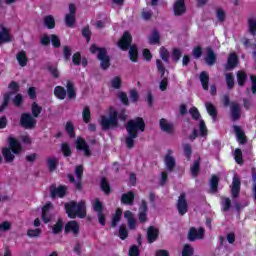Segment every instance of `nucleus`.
Here are the masks:
<instances>
[{"mask_svg": "<svg viewBox=\"0 0 256 256\" xmlns=\"http://www.w3.org/2000/svg\"><path fill=\"white\" fill-rule=\"evenodd\" d=\"M126 131L128 133L125 143L127 149H133L135 147V139L139 137V131L143 133L145 131V120L141 117L129 120L126 124Z\"/></svg>", "mask_w": 256, "mask_h": 256, "instance_id": "f257e3e1", "label": "nucleus"}, {"mask_svg": "<svg viewBox=\"0 0 256 256\" xmlns=\"http://www.w3.org/2000/svg\"><path fill=\"white\" fill-rule=\"evenodd\" d=\"M23 153V145L19 140L12 136L8 137V147L2 148V156L6 163H13L15 161V155H21Z\"/></svg>", "mask_w": 256, "mask_h": 256, "instance_id": "f03ea898", "label": "nucleus"}, {"mask_svg": "<svg viewBox=\"0 0 256 256\" xmlns=\"http://www.w3.org/2000/svg\"><path fill=\"white\" fill-rule=\"evenodd\" d=\"M64 209L70 219H76L77 217H79V219H85V217H87V205L83 200L78 203L73 200L66 202Z\"/></svg>", "mask_w": 256, "mask_h": 256, "instance_id": "7ed1b4c3", "label": "nucleus"}, {"mask_svg": "<svg viewBox=\"0 0 256 256\" xmlns=\"http://www.w3.org/2000/svg\"><path fill=\"white\" fill-rule=\"evenodd\" d=\"M132 41L133 37L131 34L128 31H125L121 39L118 41V47H120L122 51H127V49H129V58L133 61V63H137L139 52L137 51V46H131Z\"/></svg>", "mask_w": 256, "mask_h": 256, "instance_id": "20e7f679", "label": "nucleus"}, {"mask_svg": "<svg viewBox=\"0 0 256 256\" xmlns=\"http://www.w3.org/2000/svg\"><path fill=\"white\" fill-rule=\"evenodd\" d=\"M91 53L95 54L98 51V59L100 61V67L103 71H107L111 67V58L107 55V50L105 48H99L97 45L93 44L90 47Z\"/></svg>", "mask_w": 256, "mask_h": 256, "instance_id": "39448f33", "label": "nucleus"}, {"mask_svg": "<svg viewBox=\"0 0 256 256\" xmlns=\"http://www.w3.org/2000/svg\"><path fill=\"white\" fill-rule=\"evenodd\" d=\"M100 125L103 131H109V129H117L119 127V121L117 120V111L111 110L109 116H101Z\"/></svg>", "mask_w": 256, "mask_h": 256, "instance_id": "423d86ee", "label": "nucleus"}, {"mask_svg": "<svg viewBox=\"0 0 256 256\" xmlns=\"http://www.w3.org/2000/svg\"><path fill=\"white\" fill-rule=\"evenodd\" d=\"M20 125L23 129H35L37 120L30 113H23L20 116Z\"/></svg>", "mask_w": 256, "mask_h": 256, "instance_id": "0eeeda50", "label": "nucleus"}, {"mask_svg": "<svg viewBox=\"0 0 256 256\" xmlns=\"http://www.w3.org/2000/svg\"><path fill=\"white\" fill-rule=\"evenodd\" d=\"M92 207H93V211H95L98 217V222L102 227H105L106 218H105V213H103V203H101V200H99V198H96L94 200Z\"/></svg>", "mask_w": 256, "mask_h": 256, "instance_id": "6e6552de", "label": "nucleus"}, {"mask_svg": "<svg viewBox=\"0 0 256 256\" xmlns=\"http://www.w3.org/2000/svg\"><path fill=\"white\" fill-rule=\"evenodd\" d=\"M69 13L65 15V24L66 27H73L75 25L76 21V15H77V6L74 3L69 4L68 6Z\"/></svg>", "mask_w": 256, "mask_h": 256, "instance_id": "1a4fd4ad", "label": "nucleus"}, {"mask_svg": "<svg viewBox=\"0 0 256 256\" xmlns=\"http://www.w3.org/2000/svg\"><path fill=\"white\" fill-rule=\"evenodd\" d=\"M67 195V186L61 185L57 187V184H52L50 186V197L51 199H57L59 197L60 199H63Z\"/></svg>", "mask_w": 256, "mask_h": 256, "instance_id": "9d476101", "label": "nucleus"}, {"mask_svg": "<svg viewBox=\"0 0 256 256\" xmlns=\"http://www.w3.org/2000/svg\"><path fill=\"white\" fill-rule=\"evenodd\" d=\"M177 209L179 215H185V213L189 211V206L187 204V196L185 195V193L180 194L177 201Z\"/></svg>", "mask_w": 256, "mask_h": 256, "instance_id": "9b49d317", "label": "nucleus"}, {"mask_svg": "<svg viewBox=\"0 0 256 256\" xmlns=\"http://www.w3.org/2000/svg\"><path fill=\"white\" fill-rule=\"evenodd\" d=\"M239 65V58L235 52L229 54L226 64L224 65L225 71H233Z\"/></svg>", "mask_w": 256, "mask_h": 256, "instance_id": "f8f14e48", "label": "nucleus"}, {"mask_svg": "<svg viewBox=\"0 0 256 256\" xmlns=\"http://www.w3.org/2000/svg\"><path fill=\"white\" fill-rule=\"evenodd\" d=\"M159 127L161 131H163L164 133H168V135H173L175 133V126L172 122H169V120L165 118L160 119Z\"/></svg>", "mask_w": 256, "mask_h": 256, "instance_id": "ddd939ff", "label": "nucleus"}, {"mask_svg": "<svg viewBox=\"0 0 256 256\" xmlns=\"http://www.w3.org/2000/svg\"><path fill=\"white\" fill-rule=\"evenodd\" d=\"M205 237V230L200 227L198 230L195 227H191L188 232L189 241H197V239H203Z\"/></svg>", "mask_w": 256, "mask_h": 256, "instance_id": "4468645a", "label": "nucleus"}, {"mask_svg": "<svg viewBox=\"0 0 256 256\" xmlns=\"http://www.w3.org/2000/svg\"><path fill=\"white\" fill-rule=\"evenodd\" d=\"M230 118L231 121H239L241 119V106L237 102L230 104Z\"/></svg>", "mask_w": 256, "mask_h": 256, "instance_id": "2eb2a0df", "label": "nucleus"}, {"mask_svg": "<svg viewBox=\"0 0 256 256\" xmlns=\"http://www.w3.org/2000/svg\"><path fill=\"white\" fill-rule=\"evenodd\" d=\"M204 61L206 65L209 67H213L215 63H217V54H215V51L211 47L206 48V56L204 58Z\"/></svg>", "mask_w": 256, "mask_h": 256, "instance_id": "dca6fc26", "label": "nucleus"}, {"mask_svg": "<svg viewBox=\"0 0 256 256\" xmlns=\"http://www.w3.org/2000/svg\"><path fill=\"white\" fill-rule=\"evenodd\" d=\"M172 155H173V150L169 149L164 158L165 167L167 171H170V172H172L173 169H175V166L177 165V163L175 162V158Z\"/></svg>", "mask_w": 256, "mask_h": 256, "instance_id": "f3484780", "label": "nucleus"}, {"mask_svg": "<svg viewBox=\"0 0 256 256\" xmlns=\"http://www.w3.org/2000/svg\"><path fill=\"white\" fill-rule=\"evenodd\" d=\"M76 149L79 151H83L86 157H91V150L89 149V145L83 138L76 139Z\"/></svg>", "mask_w": 256, "mask_h": 256, "instance_id": "a211bd4d", "label": "nucleus"}, {"mask_svg": "<svg viewBox=\"0 0 256 256\" xmlns=\"http://www.w3.org/2000/svg\"><path fill=\"white\" fill-rule=\"evenodd\" d=\"M240 191H241V180L239 179V176L234 175L232 180V188H231L232 197L234 199H237V197H239Z\"/></svg>", "mask_w": 256, "mask_h": 256, "instance_id": "6ab92c4d", "label": "nucleus"}, {"mask_svg": "<svg viewBox=\"0 0 256 256\" xmlns=\"http://www.w3.org/2000/svg\"><path fill=\"white\" fill-rule=\"evenodd\" d=\"M65 233H73L74 237L79 235V223L77 221H69L65 225Z\"/></svg>", "mask_w": 256, "mask_h": 256, "instance_id": "aec40b11", "label": "nucleus"}, {"mask_svg": "<svg viewBox=\"0 0 256 256\" xmlns=\"http://www.w3.org/2000/svg\"><path fill=\"white\" fill-rule=\"evenodd\" d=\"M51 209H53V204L51 202L47 203L43 208H42V221L44 223H49L51 219H53V216L51 215Z\"/></svg>", "mask_w": 256, "mask_h": 256, "instance_id": "412c9836", "label": "nucleus"}, {"mask_svg": "<svg viewBox=\"0 0 256 256\" xmlns=\"http://www.w3.org/2000/svg\"><path fill=\"white\" fill-rule=\"evenodd\" d=\"M233 129L238 143H240V145H245V143H247V136H245L243 129H241V127L238 125H234Z\"/></svg>", "mask_w": 256, "mask_h": 256, "instance_id": "4be33fe9", "label": "nucleus"}, {"mask_svg": "<svg viewBox=\"0 0 256 256\" xmlns=\"http://www.w3.org/2000/svg\"><path fill=\"white\" fill-rule=\"evenodd\" d=\"M3 43H11V34H9L6 27L0 25V45H3Z\"/></svg>", "mask_w": 256, "mask_h": 256, "instance_id": "5701e85b", "label": "nucleus"}, {"mask_svg": "<svg viewBox=\"0 0 256 256\" xmlns=\"http://www.w3.org/2000/svg\"><path fill=\"white\" fill-rule=\"evenodd\" d=\"M124 218L127 219L128 221V227L132 231H135L137 229V220H135V217L133 216V212L131 211H126L124 212Z\"/></svg>", "mask_w": 256, "mask_h": 256, "instance_id": "b1692460", "label": "nucleus"}, {"mask_svg": "<svg viewBox=\"0 0 256 256\" xmlns=\"http://www.w3.org/2000/svg\"><path fill=\"white\" fill-rule=\"evenodd\" d=\"M158 237H159V230L154 226L148 227V230H147L148 243H155Z\"/></svg>", "mask_w": 256, "mask_h": 256, "instance_id": "393cba45", "label": "nucleus"}, {"mask_svg": "<svg viewBox=\"0 0 256 256\" xmlns=\"http://www.w3.org/2000/svg\"><path fill=\"white\" fill-rule=\"evenodd\" d=\"M185 11V0H176L174 3V15H183Z\"/></svg>", "mask_w": 256, "mask_h": 256, "instance_id": "a878e982", "label": "nucleus"}, {"mask_svg": "<svg viewBox=\"0 0 256 256\" xmlns=\"http://www.w3.org/2000/svg\"><path fill=\"white\" fill-rule=\"evenodd\" d=\"M236 79L240 87H245V83H247V79H248L247 72L243 70L236 72Z\"/></svg>", "mask_w": 256, "mask_h": 256, "instance_id": "bb28decb", "label": "nucleus"}, {"mask_svg": "<svg viewBox=\"0 0 256 256\" xmlns=\"http://www.w3.org/2000/svg\"><path fill=\"white\" fill-rule=\"evenodd\" d=\"M133 201H135V194L133 192L130 191L122 194L121 203L124 205H133Z\"/></svg>", "mask_w": 256, "mask_h": 256, "instance_id": "cd10ccee", "label": "nucleus"}, {"mask_svg": "<svg viewBox=\"0 0 256 256\" xmlns=\"http://www.w3.org/2000/svg\"><path fill=\"white\" fill-rule=\"evenodd\" d=\"M205 107L208 115L212 117L213 121H217V108H215L211 102H206Z\"/></svg>", "mask_w": 256, "mask_h": 256, "instance_id": "c85d7f7f", "label": "nucleus"}, {"mask_svg": "<svg viewBox=\"0 0 256 256\" xmlns=\"http://www.w3.org/2000/svg\"><path fill=\"white\" fill-rule=\"evenodd\" d=\"M16 59L19 63L20 67H26L27 66V52H25L24 50H21L20 52H18V54L16 55Z\"/></svg>", "mask_w": 256, "mask_h": 256, "instance_id": "c756f323", "label": "nucleus"}, {"mask_svg": "<svg viewBox=\"0 0 256 256\" xmlns=\"http://www.w3.org/2000/svg\"><path fill=\"white\" fill-rule=\"evenodd\" d=\"M200 82L204 91H209V74L206 71L200 73Z\"/></svg>", "mask_w": 256, "mask_h": 256, "instance_id": "7c9ffc66", "label": "nucleus"}, {"mask_svg": "<svg viewBox=\"0 0 256 256\" xmlns=\"http://www.w3.org/2000/svg\"><path fill=\"white\" fill-rule=\"evenodd\" d=\"M54 95L57 97V99H60L63 101L67 97V90L63 86H56L54 88Z\"/></svg>", "mask_w": 256, "mask_h": 256, "instance_id": "2f4dec72", "label": "nucleus"}, {"mask_svg": "<svg viewBox=\"0 0 256 256\" xmlns=\"http://www.w3.org/2000/svg\"><path fill=\"white\" fill-rule=\"evenodd\" d=\"M66 89H67L68 99L71 100L77 97V92H75V85H73L71 81L67 82Z\"/></svg>", "mask_w": 256, "mask_h": 256, "instance_id": "473e14b6", "label": "nucleus"}, {"mask_svg": "<svg viewBox=\"0 0 256 256\" xmlns=\"http://www.w3.org/2000/svg\"><path fill=\"white\" fill-rule=\"evenodd\" d=\"M123 215V211L118 208L115 212L114 215H112V222H111V227L115 228L117 227V223H119V221H121V217Z\"/></svg>", "mask_w": 256, "mask_h": 256, "instance_id": "72a5a7b5", "label": "nucleus"}, {"mask_svg": "<svg viewBox=\"0 0 256 256\" xmlns=\"http://www.w3.org/2000/svg\"><path fill=\"white\" fill-rule=\"evenodd\" d=\"M225 81H226L227 89L231 91V89L235 87V77H233V73H226Z\"/></svg>", "mask_w": 256, "mask_h": 256, "instance_id": "f704fd0d", "label": "nucleus"}, {"mask_svg": "<svg viewBox=\"0 0 256 256\" xmlns=\"http://www.w3.org/2000/svg\"><path fill=\"white\" fill-rule=\"evenodd\" d=\"M44 26L47 27V29H55V18L53 15H47L44 17Z\"/></svg>", "mask_w": 256, "mask_h": 256, "instance_id": "c9c22d12", "label": "nucleus"}, {"mask_svg": "<svg viewBox=\"0 0 256 256\" xmlns=\"http://www.w3.org/2000/svg\"><path fill=\"white\" fill-rule=\"evenodd\" d=\"M46 163L48 170L53 173L57 169V165H59V160L57 158H48Z\"/></svg>", "mask_w": 256, "mask_h": 256, "instance_id": "e433bc0d", "label": "nucleus"}, {"mask_svg": "<svg viewBox=\"0 0 256 256\" xmlns=\"http://www.w3.org/2000/svg\"><path fill=\"white\" fill-rule=\"evenodd\" d=\"M218 187H219V177H217L216 175H213L210 180V192L217 193Z\"/></svg>", "mask_w": 256, "mask_h": 256, "instance_id": "4c0bfd02", "label": "nucleus"}, {"mask_svg": "<svg viewBox=\"0 0 256 256\" xmlns=\"http://www.w3.org/2000/svg\"><path fill=\"white\" fill-rule=\"evenodd\" d=\"M248 32L250 33V35L255 37V35H256V18L248 19Z\"/></svg>", "mask_w": 256, "mask_h": 256, "instance_id": "58836bf2", "label": "nucleus"}, {"mask_svg": "<svg viewBox=\"0 0 256 256\" xmlns=\"http://www.w3.org/2000/svg\"><path fill=\"white\" fill-rule=\"evenodd\" d=\"M31 111H32V117H34V119H37V117L41 115V112L43 111V107L39 106L37 102H34L32 104Z\"/></svg>", "mask_w": 256, "mask_h": 256, "instance_id": "ea45409f", "label": "nucleus"}, {"mask_svg": "<svg viewBox=\"0 0 256 256\" xmlns=\"http://www.w3.org/2000/svg\"><path fill=\"white\" fill-rule=\"evenodd\" d=\"M182 147L185 157H187L188 161H191V155L193 154V148L191 147V144L184 143L182 144Z\"/></svg>", "mask_w": 256, "mask_h": 256, "instance_id": "a19ab883", "label": "nucleus"}, {"mask_svg": "<svg viewBox=\"0 0 256 256\" xmlns=\"http://www.w3.org/2000/svg\"><path fill=\"white\" fill-rule=\"evenodd\" d=\"M159 39H161V37L159 36V32L157 30H153L151 35L149 36L150 45H157V43H159Z\"/></svg>", "mask_w": 256, "mask_h": 256, "instance_id": "79ce46f5", "label": "nucleus"}, {"mask_svg": "<svg viewBox=\"0 0 256 256\" xmlns=\"http://www.w3.org/2000/svg\"><path fill=\"white\" fill-rule=\"evenodd\" d=\"M100 187L106 195H109V193H111V186L109 185V182L107 181V178H102L101 179Z\"/></svg>", "mask_w": 256, "mask_h": 256, "instance_id": "37998d69", "label": "nucleus"}, {"mask_svg": "<svg viewBox=\"0 0 256 256\" xmlns=\"http://www.w3.org/2000/svg\"><path fill=\"white\" fill-rule=\"evenodd\" d=\"M200 165H201V161L198 158V160H195L193 165L190 168V171H191L193 177H197V175L199 174Z\"/></svg>", "mask_w": 256, "mask_h": 256, "instance_id": "c03bdc74", "label": "nucleus"}, {"mask_svg": "<svg viewBox=\"0 0 256 256\" xmlns=\"http://www.w3.org/2000/svg\"><path fill=\"white\" fill-rule=\"evenodd\" d=\"M63 225H64L63 220L58 219V221L52 228V233H54V235H59V233H61L63 231Z\"/></svg>", "mask_w": 256, "mask_h": 256, "instance_id": "a18cd8bd", "label": "nucleus"}, {"mask_svg": "<svg viewBox=\"0 0 256 256\" xmlns=\"http://www.w3.org/2000/svg\"><path fill=\"white\" fill-rule=\"evenodd\" d=\"M11 95H13L12 92H8L4 94V100L2 105L0 106V112L5 111V109H7V106L9 105V101H11Z\"/></svg>", "mask_w": 256, "mask_h": 256, "instance_id": "49530a36", "label": "nucleus"}, {"mask_svg": "<svg viewBox=\"0 0 256 256\" xmlns=\"http://www.w3.org/2000/svg\"><path fill=\"white\" fill-rule=\"evenodd\" d=\"M156 67L158 69V73H160V77L161 78L165 77V71H167V69L165 68V64H163V61H161L160 59H157Z\"/></svg>", "mask_w": 256, "mask_h": 256, "instance_id": "de8ad7c7", "label": "nucleus"}, {"mask_svg": "<svg viewBox=\"0 0 256 256\" xmlns=\"http://www.w3.org/2000/svg\"><path fill=\"white\" fill-rule=\"evenodd\" d=\"M118 237H120L122 241H125V239L129 237V231H127V227L125 225H121L119 227Z\"/></svg>", "mask_w": 256, "mask_h": 256, "instance_id": "09e8293b", "label": "nucleus"}, {"mask_svg": "<svg viewBox=\"0 0 256 256\" xmlns=\"http://www.w3.org/2000/svg\"><path fill=\"white\" fill-rule=\"evenodd\" d=\"M82 117L84 123H89V121H91V109L89 108V106L84 107L82 111Z\"/></svg>", "mask_w": 256, "mask_h": 256, "instance_id": "8fccbe9b", "label": "nucleus"}, {"mask_svg": "<svg viewBox=\"0 0 256 256\" xmlns=\"http://www.w3.org/2000/svg\"><path fill=\"white\" fill-rule=\"evenodd\" d=\"M160 57L164 63H169V50L162 46L160 48Z\"/></svg>", "mask_w": 256, "mask_h": 256, "instance_id": "3c124183", "label": "nucleus"}, {"mask_svg": "<svg viewBox=\"0 0 256 256\" xmlns=\"http://www.w3.org/2000/svg\"><path fill=\"white\" fill-rule=\"evenodd\" d=\"M216 17L219 21V23H224L227 15L225 14V10H223V8H218L216 10Z\"/></svg>", "mask_w": 256, "mask_h": 256, "instance_id": "603ef678", "label": "nucleus"}, {"mask_svg": "<svg viewBox=\"0 0 256 256\" xmlns=\"http://www.w3.org/2000/svg\"><path fill=\"white\" fill-rule=\"evenodd\" d=\"M189 113L192 119H194L195 121H199V119H201V113H199V110L197 109V107L190 108Z\"/></svg>", "mask_w": 256, "mask_h": 256, "instance_id": "864d4df0", "label": "nucleus"}, {"mask_svg": "<svg viewBox=\"0 0 256 256\" xmlns=\"http://www.w3.org/2000/svg\"><path fill=\"white\" fill-rule=\"evenodd\" d=\"M182 52L179 48H174L172 50V60L174 63H178V61L181 59Z\"/></svg>", "mask_w": 256, "mask_h": 256, "instance_id": "5fc2aeb1", "label": "nucleus"}, {"mask_svg": "<svg viewBox=\"0 0 256 256\" xmlns=\"http://www.w3.org/2000/svg\"><path fill=\"white\" fill-rule=\"evenodd\" d=\"M194 251L195 250L193 247H191V245L186 244L182 250V256H193Z\"/></svg>", "mask_w": 256, "mask_h": 256, "instance_id": "6e6d98bb", "label": "nucleus"}, {"mask_svg": "<svg viewBox=\"0 0 256 256\" xmlns=\"http://www.w3.org/2000/svg\"><path fill=\"white\" fill-rule=\"evenodd\" d=\"M192 55L194 59H201V55H203V48L201 46H196L192 50Z\"/></svg>", "mask_w": 256, "mask_h": 256, "instance_id": "4d7b16f0", "label": "nucleus"}, {"mask_svg": "<svg viewBox=\"0 0 256 256\" xmlns=\"http://www.w3.org/2000/svg\"><path fill=\"white\" fill-rule=\"evenodd\" d=\"M50 41H51L53 47H55V48L61 47V40L59 39V37L57 35L52 34L50 36Z\"/></svg>", "mask_w": 256, "mask_h": 256, "instance_id": "13d9d810", "label": "nucleus"}, {"mask_svg": "<svg viewBox=\"0 0 256 256\" xmlns=\"http://www.w3.org/2000/svg\"><path fill=\"white\" fill-rule=\"evenodd\" d=\"M200 137H207V126L205 125V121L200 120L199 124Z\"/></svg>", "mask_w": 256, "mask_h": 256, "instance_id": "bf43d9fd", "label": "nucleus"}, {"mask_svg": "<svg viewBox=\"0 0 256 256\" xmlns=\"http://www.w3.org/2000/svg\"><path fill=\"white\" fill-rule=\"evenodd\" d=\"M66 132L68 133L69 137H75V127L73 126V123H66Z\"/></svg>", "mask_w": 256, "mask_h": 256, "instance_id": "052dcab7", "label": "nucleus"}, {"mask_svg": "<svg viewBox=\"0 0 256 256\" xmlns=\"http://www.w3.org/2000/svg\"><path fill=\"white\" fill-rule=\"evenodd\" d=\"M111 85L113 89H121V78L119 76H116L112 79Z\"/></svg>", "mask_w": 256, "mask_h": 256, "instance_id": "680f3d73", "label": "nucleus"}, {"mask_svg": "<svg viewBox=\"0 0 256 256\" xmlns=\"http://www.w3.org/2000/svg\"><path fill=\"white\" fill-rule=\"evenodd\" d=\"M61 150L64 153V157H71V148L69 147V144L63 143Z\"/></svg>", "mask_w": 256, "mask_h": 256, "instance_id": "e2e57ef3", "label": "nucleus"}, {"mask_svg": "<svg viewBox=\"0 0 256 256\" xmlns=\"http://www.w3.org/2000/svg\"><path fill=\"white\" fill-rule=\"evenodd\" d=\"M222 209L225 212H227V211H229V209H231V199L223 198V200H222Z\"/></svg>", "mask_w": 256, "mask_h": 256, "instance_id": "0e129e2a", "label": "nucleus"}, {"mask_svg": "<svg viewBox=\"0 0 256 256\" xmlns=\"http://www.w3.org/2000/svg\"><path fill=\"white\" fill-rule=\"evenodd\" d=\"M28 237H39L41 235V229L36 228V229H29L27 231Z\"/></svg>", "mask_w": 256, "mask_h": 256, "instance_id": "69168bd1", "label": "nucleus"}, {"mask_svg": "<svg viewBox=\"0 0 256 256\" xmlns=\"http://www.w3.org/2000/svg\"><path fill=\"white\" fill-rule=\"evenodd\" d=\"M140 252H139V246L137 245H133L128 252L129 256H139Z\"/></svg>", "mask_w": 256, "mask_h": 256, "instance_id": "338daca9", "label": "nucleus"}, {"mask_svg": "<svg viewBox=\"0 0 256 256\" xmlns=\"http://www.w3.org/2000/svg\"><path fill=\"white\" fill-rule=\"evenodd\" d=\"M250 80H251V91L253 95H256V76L255 75H250Z\"/></svg>", "mask_w": 256, "mask_h": 256, "instance_id": "774afa93", "label": "nucleus"}]
</instances>
